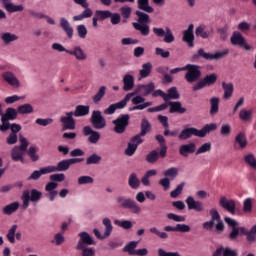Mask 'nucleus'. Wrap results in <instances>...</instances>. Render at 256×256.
<instances>
[{
	"label": "nucleus",
	"instance_id": "nucleus-1",
	"mask_svg": "<svg viewBox=\"0 0 256 256\" xmlns=\"http://www.w3.org/2000/svg\"><path fill=\"white\" fill-rule=\"evenodd\" d=\"M136 16L138 17V22H133L132 27H134L136 31H140L142 37H147L151 33V29L149 25H147V23H150L149 15L137 10Z\"/></svg>",
	"mask_w": 256,
	"mask_h": 256
},
{
	"label": "nucleus",
	"instance_id": "nucleus-2",
	"mask_svg": "<svg viewBox=\"0 0 256 256\" xmlns=\"http://www.w3.org/2000/svg\"><path fill=\"white\" fill-rule=\"evenodd\" d=\"M229 55V49H225L223 51H218L214 54L212 53H207L203 48H200L196 54L192 55L191 61L193 63H197L199 59H205L206 61H219V59H223L224 57H227Z\"/></svg>",
	"mask_w": 256,
	"mask_h": 256
},
{
	"label": "nucleus",
	"instance_id": "nucleus-3",
	"mask_svg": "<svg viewBox=\"0 0 256 256\" xmlns=\"http://www.w3.org/2000/svg\"><path fill=\"white\" fill-rule=\"evenodd\" d=\"M117 207L120 209H128L134 215L141 213V206L133 198H127L126 196L120 195L115 199Z\"/></svg>",
	"mask_w": 256,
	"mask_h": 256
},
{
	"label": "nucleus",
	"instance_id": "nucleus-4",
	"mask_svg": "<svg viewBox=\"0 0 256 256\" xmlns=\"http://www.w3.org/2000/svg\"><path fill=\"white\" fill-rule=\"evenodd\" d=\"M183 69L186 71L184 79L187 83H197L201 79V66L187 64Z\"/></svg>",
	"mask_w": 256,
	"mask_h": 256
},
{
	"label": "nucleus",
	"instance_id": "nucleus-5",
	"mask_svg": "<svg viewBox=\"0 0 256 256\" xmlns=\"http://www.w3.org/2000/svg\"><path fill=\"white\" fill-rule=\"evenodd\" d=\"M130 119L131 116L129 114H121L116 119H114L112 121V125H114V133H117V135H123V133L127 131V127H129Z\"/></svg>",
	"mask_w": 256,
	"mask_h": 256
},
{
	"label": "nucleus",
	"instance_id": "nucleus-6",
	"mask_svg": "<svg viewBox=\"0 0 256 256\" xmlns=\"http://www.w3.org/2000/svg\"><path fill=\"white\" fill-rule=\"evenodd\" d=\"M215 83H217V74H208L201 81L192 86V91H201V89L211 87V85H215Z\"/></svg>",
	"mask_w": 256,
	"mask_h": 256
},
{
	"label": "nucleus",
	"instance_id": "nucleus-7",
	"mask_svg": "<svg viewBox=\"0 0 256 256\" xmlns=\"http://www.w3.org/2000/svg\"><path fill=\"white\" fill-rule=\"evenodd\" d=\"M90 123L94 129L98 130L105 129V127H107V120H105V117H103V114H101V111L99 110H94L92 112Z\"/></svg>",
	"mask_w": 256,
	"mask_h": 256
},
{
	"label": "nucleus",
	"instance_id": "nucleus-8",
	"mask_svg": "<svg viewBox=\"0 0 256 256\" xmlns=\"http://www.w3.org/2000/svg\"><path fill=\"white\" fill-rule=\"evenodd\" d=\"M66 116L60 117L62 123V131H75V118H73V111L66 112Z\"/></svg>",
	"mask_w": 256,
	"mask_h": 256
},
{
	"label": "nucleus",
	"instance_id": "nucleus-9",
	"mask_svg": "<svg viewBox=\"0 0 256 256\" xmlns=\"http://www.w3.org/2000/svg\"><path fill=\"white\" fill-rule=\"evenodd\" d=\"M210 221H212L213 223H215V221L217 222L216 226H215V233H217L218 235H221V233H223V231H225V224L223 223V220H221V215L219 214V211H217V209L212 208L210 209Z\"/></svg>",
	"mask_w": 256,
	"mask_h": 256
},
{
	"label": "nucleus",
	"instance_id": "nucleus-10",
	"mask_svg": "<svg viewBox=\"0 0 256 256\" xmlns=\"http://www.w3.org/2000/svg\"><path fill=\"white\" fill-rule=\"evenodd\" d=\"M152 31L156 37H164V43H173L175 41V36L169 27H166V31L163 28L154 27Z\"/></svg>",
	"mask_w": 256,
	"mask_h": 256
},
{
	"label": "nucleus",
	"instance_id": "nucleus-11",
	"mask_svg": "<svg viewBox=\"0 0 256 256\" xmlns=\"http://www.w3.org/2000/svg\"><path fill=\"white\" fill-rule=\"evenodd\" d=\"M188 211H196V213H203L205 211V204L202 201L195 200L193 196H188L185 200Z\"/></svg>",
	"mask_w": 256,
	"mask_h": 256
},
{
	"label": "nucleus",
	"instance_id": "nucleus-12",
	"mask_svg": "<svg viewBox=\"0 0 256 256\" xmlns=\"http://www.w3.org/2000/svg\"><path fill=\"white\" fill-rule=\"evenodd\" d=\"M133 107L129 108V111H143V109H147V107H151L153 103L145 102V98L143 96H136L132 98Z\"/></svg>",
	"mask_w": 256,
	"mask_h": 256
},
{
	"label": "nucleus",
	"instance_id": "nucleus-13",
	"mask_svg": "<svg viewBox=\"0 0 256 256\" xmlns=\"http://www.w3.org/2000/svg\"><path fill=\"white\" fill-rule=\"evenodd\" d=\"M79 241L76 245L77 251H81L83 247H89V245H95V240L89 235L87 232H80L79 233Z\"/></svg>",
	"mask_w": 256,
	"mask_h": 256
},
{
	"label": "nucleus",
	"instance_id": "nucleus-14",
	"mask_svg": "<svg viewBox=\"0 0 256 256\" xmlns=\"http://www.w3.org/2000/svg\"><path fill=\"white\" fill-rule=\"evenodd\" d=\"M193 29L195 26L190 24L186 30L183 31L182 41L187 43L188 47L193 48L195 47V34H193Z\"/></svg>",
	"mask_w": 256,
	"mask_h": 256
},
{
	"label": "nucleus",
	"instance_id": "nucleus-15",
	"mask_svg": "<svg viewBox=\"0 0 256 256\" xmlns=\"http://www.w3.org/2000/svg\"><path fill=\"white\" fill-rule=\"evenodd\" d=\"M219 205L222 209H225L231 215H235V209L237 207V203L233 199H227L225 196L220 197Z\"/></svg>",
	"mask_w": 256,
	"mask_h": 256
},
{
	"label": "nucleus",
	"instance_id": "nucleus-16",
	"mask_svg": "<svg viewBox=\"0 0 256 256\" xmlns=\"http://www.w3.org/2000/svg\"><path fill=\"white\" fill-rule=\"evenodd\" d=\"M232 45H238L239 47H244L246 51H251V47L245 41V37L239 32H234L230 38Z\"/></svg>",
	"mask_w": 256,
	"mask_h": 256
},
{
	"label": "nucleus",
	"instance_id": "nucleus-17",
	"mask_svg": "<svg viewBox=\"0 0 256 256\" xmlns=\"http://www.w3.org/2000/svg\"><path fill=\"white\" fill-rule=\"evenodd\" d=\"M83 134L85 135V137H88V141L89 143H92L93 145H95V143L99 142V139H101V134H99V132L93 130V128H91V126H85L83 128Z\"/></svg>",
	"mask_w": 256,
	"mask_h": 256
},
{
	"label": "nucleus",
	"instance_id": "nucleus-18",
	"mask_svg": "<svg viewBox=\"0 0 256 256\" xmlns=\"http://www.w3.org/2000/svg\"><path fill=\"white\" fill-rule=\"evenodd\" d=\"M153 91H155V83L153 82L138 85L136 88V93H140L142 97H149Z\"/></svg>",
	"mask_w": 256,
	"mask_h": 256
},
{
	"label": "nucleus",
	"instance_id": "nucleus-19",
	"mask_svg": "<svg viewBox=\"0 0 256 256\" xmlns=\"http://www.w3.org/2000/svg\"><path fill=\"white\" fill-rule=\"evenodd\" d=\"M199 137V129L197 128H185L178 135V139L180 141H187V139H191V137Z\"/></svg>",
	"mask_w": 256,
	"mask_h": 256
},
{
	"label": "nucleus",
	"instance_id": "nucleus-20",
	"mask_svg": "<svg viewBox=\"0 0 256 256\" xmlns=\"http://www.w3.org/2000/svg\"><path fill=\"white\" fill-rule=\"evenodd\" d=\"M213 27H207L205 25H200L196 28L195 34L197 37H201L202 39H209V37L213 36Z\"/></svg>",
	"mask_w": 256,
	"mask_h": 256
},
{
	"label": "nucleus",
	"instance_id": "nucleus-21",
	"mask_svg": "<svg viewBox=\"0 0 256 256\" xmlns=\"http://www.w3.org/2000/svg\"><path fill=\"white\" fill-rule=\"evenodd\" d=\"M69 167H71V163L69 162V159H64L58 162L56 166H48V169L50 170V173H57V172L69 171Z\"/></svg>",
	"mask_w": 256,
	"mask_h": 256
},
{
	"label": "nucleus",
	"instance_id": "nucleus-22",
	"mask_svg": "<svg viewBox=\"0 0 256 256\" xmlns=\"http://www.w3.org/2000/svg\"><path fill=\"white\" fill-rule=\"evenodd\" d=\"M68 55H73L77 61H86L87 53L81 48V46H75L72 50L67 51Z\"/></svg>",
	"mask_w": 256,
	"mask_h": 256
},
{
	"label": "nucleus",
	"instance_id": "nucleus-23",
	"mask_svg": "<svg viewBox=\"0 0 256 256\" xmlns=\"http://www.w3.org/2000/svg\"><path fill=\"white\" fill-rule=\"evenodd\" d=\"M195 151H197V145L191 142L189 144H183L180 146L179 155L182 157H189V155L193 154Z\"/></svg>",
	"mask_w": 256,
	"mask_h": 256
},
{
	"label": "nucleus",
	"instance_id": "nucleus-24",
	"mask_svg": "<svg viewBox=\"0 0 256 256\" xmlns=\"http://www.w3.org/2000/svg\"><path fill=\"white\" fill-rule=\"evenodd\" d=\"M10 155L12 161H14L15 163H17V161H20V163H25V158L23 157V155H25V151L21 150L19 146H14L11 150Z\"/></svg>",
	"mask_w": 256,
	"mask_h": 256
},
{
	"label": "nucleus",
	"instance_id": "nucleus-25",
	"mask_svg": "<svg viewBox=\"0 0 256 256\" xmlns=\"http://www.w3.org/2000/svg\"><path fill=\"white\" fill-rule=\"evenodd\" d=\"M49 173H51L49 170V166L42 167L39 170H34L28 177V181H39L42 175H49Z\"/></svg>",
	"mask_w": 256,
	"mask_h": 256
},
{
	"label": "nucleus",
	"instance_id": "nucleus-26",
	"mask_svg": "<svg viewBox=\"0 0 256 256\" xmlns=\"http://www.w3.org/2000/svg\"><path fill=\"white\" fill-rule=\"evenodd\" d=\"M2 79L8 83V85H11V87H19V79H17V76L13 74V72H4L2 74Z\"/></svg>",
	"mask_w": 256,
	"mask_h": 256
},
{
	"label": "nucleus",
	"instance_id": "nucleus-27",
	"mask_svg": "<svg viewBox=\"0 0 256 256\" xmlns=\"http://www.w3.org/2000/svg\"><path fill=\"white\" fill-rule=\"evenodd\" d=\"M168 105L170 107L169 113H179L180 115H183V113H187V108L183 107V105L179 101H169Z\"/></svg>",
	"mask_w": 256,
	"mask_h": 256
},
{
	"label": "nucleus",
	"instance_id": "nucleus-28",
	"mask_svg": "<svg viewBox=\"0 0 256 256\" xmlns=\"http://www.w3.org/2000/svg\"><path fill=\"white\" fill-rule=\"evenodd\" d=\"M123 91H133V87H135V78L131 74H126L123 77Z\"/></svg>",
	"mask_w": 256,
	"mask_h": 256
},
{
	"label": "nucleus",
	"instance_id": "nucleus-29",
	"mask_svg": "<svg viewBox=\"0 0 256 256\" xmlns=\"http://www.w3.org/2000/svg\"><path fill=\"white\" fill-rule=\"evenodd\" d=\"M155 139L161 147L160 157L161 159H165V157H167V141L165 140V137H163V135L161 134L156 135Z\"/></svg>",
	"mask_w": 256,
	"mask_h": 256
},
{
	"label": "nucleus",
	"instance_id": "nucleus-30",
	"mask_svg": "<svg viewBox=\"0 0 256 256\" xmlns=\"http://www.w3.org/2000/svg\"><path fill=\"white\" fill-rule=\"evenodd\" d=\"M60 27L66 33L68 39H73V27L65 18H60Z\"/></svg>",
	"mask_w": 256,
	"mask_h": 256
},
{
	"label": "nucleus",
	"instance_id": "nucleus-31",
	"mask_svg": "<svg viewBox=\"0 0 256 256\" xmlns=\"http://www.w3.org/2000/svg\"><path fill=\"white\" fill-rule=\"evenodd\" d=\"M237 144H239L240 149H245V147H247V136H245V133L239 132L236 135L234 149H238Z\"/></svg>",
	"mask_w": 256,
	"mask_h": 256
},
{
	"label": "nucleus",
	"instance_id": "nucleus-32",
	"mask_svg": "<svg viewBox=\"0 0 256 256\" xmlns=\"http://www.w3.org/2000/svg\"><path fill=\"white\" fill-rule=\"evenodd\" d=\"M0 39L5 45H9L10 43H13V41H17V39H19V36L12 34L11 32H4L0 35Z\"/></svg>",
	"mask_w": 256,
	"mask_h": 256
},
{
	"label": "nucleus",
	"instance_id": "nucleus-33",
	"mask_svg": "<svg viewBox=\"0 0 256 256\" xmlns=\"http://www.w3.org/2000/svg\"><path fill=\"white\" fill-rule=\"evenodd\" d=\"M88 113H89V106H85V105H78L76 106L75 110L72 111V115L74 117H86Z\"/></svg>",
	"mask_w": 256,
	"mask_h": 256
},
{
	"label": "nucleus",
	"instance_id": "nucleus-34",
	"mask_svg": "<svg viewBox=\"0 0 256 256\" xmlns=\"http://www.w3.org/2000/svg\"><path fill=\"white\" fill-rule=\"evenodd\" d=\"M19 114L18 110L15 108H7L5 114L2 115L3 120L7 121H15L17 119V115Z\"/></svg>",
	"mask_w": 256,
	"mask_h": 256
},
{
	"label": "nucleus",
	"instance_id": "nucleus-35",
	"mask_svg": "<svg viewBox=\"0 0 256 256\" xmlns=\"http://www.w3.org/2000/svg\"><path fill=\"white\" fill-rule=\"evenodd\" d=\"M19 209V202H12L3 207L2 213L4 215H13Z\"/></svg>",
	"mask_w": 256,
	"mask_h": 256
},
{
	"label": "nucleus",
	"instance_id": "nucleus-36",
	"mask_svg": "<svg viewBox=\"0 0 256 256\" xmlns=\"http://www.w3.org/2000/svg\"><path fill=\"white\" fill-rule=\"evenodd\" d=\"M222 88L224 90V99H231L233 97V91L235 90L233 83L222 82Z\"/></svg>",
	"mask_w": 256,
	"mask_h": 256
},
{
	"label": "nucleus",
	"instance_id": "nucleus-37",
	"mask_svg": "<svg viewBox=\"0 0 256 256\" xmlns=\"http://www.w3.org/2000/svg\"><path fill=\"white\" fill-rule=\"evenodd\" d=\"M4 7L6 9V11H8V13H17L20 11H23L24 7L23 5H15L11 2H7L4 0Z\"/></svg>",
	"mask_w": 256,
	"mask_h": 256
},
{
	"label": "nucleus",
	"instance_id": "nucleus-38",
	"mask_svg": "<svg viewBox=\"0 0 256 256\" xmlns=\"http://www.w3.org/2000/svg\"><path fill=\"white\" fill-rule=\"evenodd\" d=\"M217 130V124H206L201 130H198V137H205L211 131Z\"/></svg>",
	"mask_w": 256,
	"mask_h": 256
},
{
	"label": "nucleus",
	"instance_id": "nucleus-39",
	"mask_svg": "<svg viewBox=\"0 0 256 256\" xmlns=\"http://www.w3.org/2000/svg\"><path fill=\"white\" fill-rule=\"evenodd\" d=\"M140 135L144 136L147 135V133H151V122L147 120V118H142L140 123Z\"/></svg>",
	"mask_w": 256,
	"mask_h": 256
},
{
	"label": "nucleus",
	"instance_id": "nucleus-40",
	"mask_svg": "<svg viewBox=\"0 0 256 256\" xmlns=\"http://www.w3.org/2000/svg\"><path fill=\"white\" fill-rule=\"evenodd\" d=\"M106 94H107V87L101 86L98 89L97 93L92 97L93 103L97 105L103 99V97H105Z\"/></svg>",
	"mask_w": 256,
	"mask_h": 256
},
{
	"label": "nucleus",
	"instance_id": "nucleus-41",
	"mask_svg": "<svg viewBox=\"0 0 256 256\" xmlns=\"http://www.w3.org/2000/svg\"><path fill=\"white\" fill-rule=\"evenodd\" d=\"M153 69V65L151 62L144 63L142 65V69L139 71V75L142 79H145L151 75V71Z\"/></svg>",
	"mask_w": 256,
	"mask_h": 256
},
{
	"label": "nucleus",
	"instance_id": "nucleus-42",
	"mask_svg": "<svg viewBox=\"0 0 256 256\" xmlns=\"http://www.w3.org/2000/svg\"><path fill=\"white\" fill-rule=\"evenodd\" d=\"M159 157H161V152L152 150L146 155V161L150 163V165H153L159 161Z\"/></svg>",
	"mask_w": 256,
	"mask_h": 256
},
{
	"label": "nucleus",
	"instance_id": "nucleus-43",
	"mask_svg": "<svg viewBox=\"0 0 256 256\" xmlns=\"http://www.w3.org/2000/svg\"><path fill=\"white\" fill-rule=\"evenodd\" d=\"M128 185L131 189H139L141 185V180L138 179L136 173H131L128 178Z\"/></svg>",
	"mask_w": 256,
	"mask_h": 256
},
{
	"label": "nucleus",
	"instance_id": "nucleus-44",
	"mask_svg": "<svg viewBox=\"0 0 256 256\" xmlns=\"http://www.w3.org/2000/svg\"><path fill=\"white\" fill-rule=\"evenodd\" d=\"M179 91L177 87H171L168 89V93H165V103H169L171 99H179Z\"/></svg>",
	"mask_w": 256,
	"mask_h": 256
},
{
	"label": "nucleus",
	"instance_id": "nucleus-45",
	"mask_svg": "<svg viewBox=\"0 0 256 256\" xmlns=\"http://www.w3.org/2000/svg\"><path fill=\"white\" fill-rule=\"evenodd\" d=\"M90 17H93V10L87 7L80 15L74 16L73 21H83V19H89Z\"/></svg>",
	"mask_w": 256,
	"mask_h": 256
},
{
	"label": "nucleus",
	"instance_id": "nucleus-46",
	"mask_svg": "<svg viewBox=\"0 0 256 256\" xmlns=\"http://www.w3.org/2000/svg\"><path fill=\"white\" fill-rule=\"evenodd\" d=\"M219 113V97H212L210 99V115H217Z\"/></svg>",
	"mask_w": 256,
	"mask_h": 256
},
{
	"label": "nucleus",
	"instance_id": "nucleus-47",
	"mask_svg": "<svg viewBox=\"0 0 256 256\" xmlns=\"http://www.w3.org/2000/svg\"><path fill=\"white\" fill-rule=\"evenodd\" d=\"M138 9L145 11V13H153L154 9L149 5V0H138Z\"/></svg>",
	"mask_w": 256,
	"mask_h": 256
},
{
	"label": "nucleus",
	"instance_id": "nucleus-48",
	"mask_svg": "<svg viewBox=\"0 0 256 256\" xmlns=\"http://www.w3.org/2000/svg\"><path fill=\"white\" fill-rule=\"evenodd\" d=\"M18 114L19 115H29L31 113H33L34 109H33V105L31 104H23L18 106Z\"/></svg>",
	"mask_w": 256,
	"mask_h": 256
},
{
	"label": "nucleus",
	"instance_id": "nucleus-49",
	"mask_svg": "<svg viewBox=\"0 0 256 256\" xmlns=\"http://www.w3.org/2000/svg\"><path fill=\"white\" fill-rule=\"evenodd\" d=\"M239 233H241V235H245V228L243 227L232 228V231L229 234L230 241H235L237 237H239Z\"/></svg>",
	"mask_w": 256,
	"mask_h": 256
},
{
	"label": "nucleus",
	"instance_id": "nucleus-50",
	"mask_svg": "<svg viewBox=\"0 0 256 256\" xmlns=\"http://www.w3.org/2000/svg\"><path fill=\"white\" fill-rule=\"evenodd\" d=\"M102 224L105 227V237H110L111 233H113V224H111V220L109 218H104Z\"/></svg>",
	"mask_w": 256,
	"mask_h": 256
},
{
	"label": "nucleus",
	"instance_id": "nucleus-51",
	"mask_svg": "<svg viewBox=\"0 0 256 256\" xmlns=\"http://www.w3.org/2000/svg\"><path fill=\"white\" fill-rule=\"evenodd\" d=\"M117 109H123V106L120 104V102L111 104L108 108H106L104 110V115H114Z\"/></svg>",
	"mask_w": 256,
	"mask_h": 256
},
{
	"label": "nucleus",
	"instance_id": "nucleus-52",
	"mask_svg": "<svg viewBox=\"0 0 256 256\" xmlns=\"http://www.w3.org/2000/svg\"><path fill=\"white\" fill-rule=\"evenodd\" d=\"M137 244H138V242H135V241L129 242L123 248L124 253H128L129 255H135V252L137 251V250H135L137 248Z\"/></svg>",
	"mask_w": 256,
	"mask_h": 256
},
{
	"label": "nucleus",
	"instance_id": "nucleus-53",
	"mask_svg": "<svg viewBox=\"0 0 256 256\" xmlns=\"http://www.w3.org/2000/svg\"><path fill=\"white\" fill-rule=\"evenodd\" d=\"M21 199H22L23 209H28L29 208V201H31V194H30L29 190L23 191Z\"/></svg>",
	"mask_w": 256,
	"mask_h": 256
},
{
	"label": "nucleus",
	"instance_id": "nucleus-54",
	"mask_svg": "<svg viewBox=\"0 0 256 256\" xmlns=\"http://www.w3.org/2000/svg\"><path fill=\"white\" fill-rule=\"evenodd\" d=\"M43 197V193L37 189H32L30 191V201L32 203H37V201H41V198Z\"/></svg>",
	"mask_w": 256,
	"mask_h": 256
},
{
	"label": "nucleus",
	"instance_id": "nucleus-55",
	"mask_svg": "<svg viewBox=\"0 0 256 256\" xmlns=\"http://www.w3.org/2000/svg\"><path fill=\"white\" fill-rule=\"evenodd\" d=\"M244 161L246 164H248L249 167H251V169H256V158L255 155H253L252 153H249L247 155L244 156Z\"/></svg>",
	"mask_w": 256,
	"mask_h": 256
},
{
	"label": "nucleus",
	"instance_id": "nucleus-56",
	"mask_svg": "<svg viewBox=\"0 0 256 256\" xmlns=\"http://www.w3.org/2000/svg\"><path fill=\"white\" fill-rule=\"evenodd\" d=\"M239 117L241 121H251L253 117V111L247 110V109H242L240 110Z\"/></svg>",
	"mask_w": 256,
	"mask_h": 256
},
{
	"label": "nucleus",
	"instance_id": "nucleus-57",
	"mask_svg": "<svg viewBox=\"0 0 256 256\" xmlns=\"http://www.w3.org/2000/svg\"><path fill=\"white\" fill-rule=\"evenodd\" d=\"M39 148L35 146H30L28 149V156L30 157L31 161L35 163L39 159V155L37 154Z\"/></svg>",
	"mask_w": 256,
	"mask_h": 256
},
{
	"label": "nucleus",
	"instance_id": "nucleus-58",
	"mask_svg": "<svg viewBox=\"0 0 256 256\" xmlns=\"http://www.w3.org/2000/svg\"><path fill=\"white\" fill-rule=\"evenodd\" d=\"M17 224H14L11 226V228L9 229L6 237L9 241V243H15V233H17Z\"/></svg>",
	"mask_w": 256,
	"mask_h": 256
},
{
	"label": "nucleus",
	"instance_id": "nucleus-59",
	"mask_svg": "<svg viewBox=\"0 0 256 256\" xmlns=\"http://www.w3.org/2000/svg\"><path fill=\"white\" fill-rule=\"evenodd\" d=\"M114 225H117L118 227H122V229H132L133 228V222L130 220H115Z\"/></svg>",
	"mask_w": 256,
	"mask_h": 256
},
{
	"label": "nucleus",
	"instance_id": "nucleus-60",
	"mask_svg": "<svg viewBox=\"0 0 256 256\" xmlns=\"http://www.w3.org/2000/svg\"><path fill=\"white\" fill-rule=\"evenodd\" d=\"M101 163V156L92 154L86 159V165H99Z\"/></svg>",
	"mask_w": 256,
	"mask_h": 256
},
{
	"label": "nucleus",
	"instance_id": "nucleus-61",
	"mask_svg": "<svg viewBox=\"0 0 256 256\" xmlns=\"http://www.w3.org/2000/svg\"><path fill=\"white\" fill-rule=\"evenodd\" d=\"M96 17L100 21H105V19H109L111 17V11L109 10H97Z\"/></svg>",
	"mask_w": 256,
	"mask_h": 256
},
{
	"label": "nucleus",
	"instance_id": "nucleus-62",
	"mask_svg": "<svg viewBox=\"0 0 256 256\" xmlns=\"http://www.w3.org/2000/svg\"><path fill=\"white\" fill-rule=\"evenodd\" d=\"M164 177L175 179L179 175V170L175 167H171L163 172Z\"/></svg>",
	"mask_w": 256,
	"mask_h": 256
},
{
	"label": "nucleus",
	"instance_id": "nucleus-63",
	"mask_svg": "<svg viewBox=\"0 0 256 256\" xmlns=\"http://www.w3.org/2000/svg\"><path fill=\"white\" fill-rule=\"evenodd\" d=\"M77 35L80 39L87 38V27L84 24H80L76 27Z\"/></svg>",
	"mask_w": 256,
	"mask_h": 256
},
{
	"label": "nucleus",
	"instance_id": "nucleus-64",
	"mask_svg": "<svg viewBox=\"0 0 256 256\" xmlns=\"http://www.w3.org/2000/svg\"><path fill=\"white\" fill-rule=\"evenodd\" d=\"M53 118H38L35 120L36 125H40V127H47L49 125H52Z\"/></svg>",
	"mask_w": 256,
	"mask_h": 256
}]
</instances>
